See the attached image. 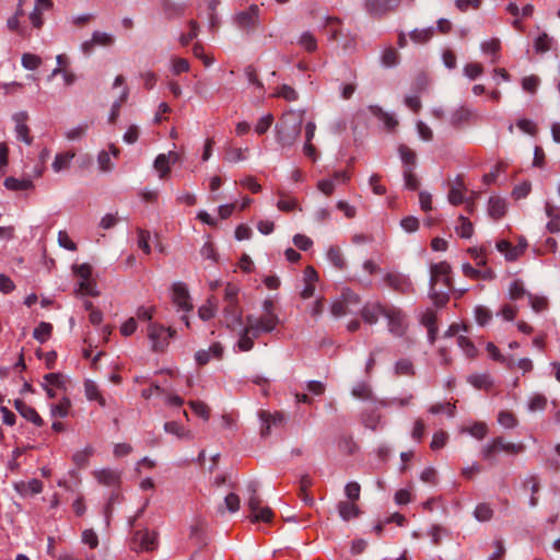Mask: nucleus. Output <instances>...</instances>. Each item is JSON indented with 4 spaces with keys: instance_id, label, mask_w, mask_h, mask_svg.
Here are the masks:
<instances>
[{
    "instance_id": "nucleus-9",
    "label": "nucleus",
    "mask_w": 560,
    "mask_h": 560,
    "mask_svg": "<svg viewBox=\"0 0 560 560\" xmlns=\"http://www.w3.org/2000/svg\"><path fill=\"white\" fill-rule=\"evenodd\" d=\"M156 547V536L148 529L135 532L131 539V548L133 550H153Z\"/></svg>"
},
{
    "instance_id": "nucleus-17",
    "label": "nucleus",
    "mask_w": 560,
    "mask_h": 560,
    "mask_svg": "<svg viewBox=\"0 0 560 560\" xmlns=\"http://www.w3.org/2000/svg\"><path fill=\"white\" fill-rule=\"evenodd\" d=\"M225 323L229 328H234L242 324V314L237 307V303H228L223 310Z\"/></svg>"
},
{
    "instance_id": "nucleus-15",
    "label": "nucleus",
    "mask_w": 560,
    "mask_h": 560,
    "mask_svg": "<svg viewBox=\"0 0 560 560\" xmlns=\"http://www.w3.org/2000/svg\"><path fill=\"white\" fill-rule=\"evenodd\" d=\"M14 406H15L16 410L21 413L22 417L32 421L37 427L43 425V423H44L43 419L40 418V416L37 413V411L33 407L26 405L24 401H22L20 399L15 400Z\"/></svg>"
},
{
    "instance_id": "nucleus-39",
    "label": "nucleus",
    "mask_w": 560,
    "mask_h": 560,
    "mask_svg": "<svg viewBox=\"0 0 560 560\" xmlns=\"http://www.w3.org/2000/svg\"><path fill=\"white\" fill-rule=\"evenodd\" d=\"M52 326L49 323L42 322L33 331V337L44 343L51 335Z\"/></svg>"
},
{
    "instance_id": "nucleus-64",
    "label": "nucleus",
    "mask_w": 560,
    "mask_h": 560,
    "mask_svg": "<svg viewBox=\"0 0 560 560\" xmlns=\"http://www.w3.org/2000/svg\"><path fill=\"white\" fill-rule=\"evenodd\" d=\"M346 495L351 501H357L360 498L361 487L358 482L351 481L345 488Z\"/></svg>"
},
{
    "instance_id": "nucleus-26",
    "label": "nucleus",
    "mask_w": 560,
    "mask_h": 560,
    "mask_svg": "<svg viewBox=\"0 0 560 560\" xmlns=\"http://www.w3.org/2000/svg\"><path fill=\"white\" fill-rule=\"evenodd\" d=\"M84 389L85 396L89 400H96L102 407L106 405L105 398L102 396L97 385L93 381H85Z\"/></svg>"
},
{
    "instance_id": "nucleus-54",
    "label": "nucleus",
    "mask_w": 560,
    "mask_h": 560,
    "mask_svg": "<svg viewBox=\"0 0 560 560\" xmlns=\"http://www.w3.org/2000/svg\"><path fill=\"white\" fill-rule=\"evenodd\" d=\"M273 516V513L270 508L264 506L259 508V510L256 513H252V522H270Z\"/></svg>"
},
{
    "instance_id": "nucleus-45",
    "label": "nucleus",
    "mask_w": 560,
    "mask_h": 560,
    "mask_svg": "<svg viewBox=\"0 0 560 560\" xmlns=\"http://www.w3.org/2000/svg\"><path fill=\"white\" fill-rule=\"evenodd\" d=\"M70 407V400L63 397L58 404L51 406V416L65 418L68 416Z\"/></svg>"
},
{
    "instance_id": "nucleus-5",
    "label": "nucleus",
    "mask_w": 560,
    "mask_h": 560,
    "mask_svg": "<svg viewBox=\"0 0 560 560\" xmlns=\"http://www.w3.org/2000/svg\"><path fill=\"white\" fill-rule=\"evenodd\" d=\"M388 320V330L396 337L404 336L407 329V320L404 312L395 306H388L385 313Z\"/></svg>"
},
{
    "instance_id": "nucleus-41",
    "label": "nucleus",
    "mask_w": 560,
    "mask_h": 560,
    "mask_svg": "<svg viewBox=\"0 0 560 560\" xmlns=\"http://www.w3.org/2000/svg\"><path fill=\"white\" fill-rule=\"evenodd\" d=\"M500 48H501V43L498 38H492V39L483 42L481 44V50L485 54L493 55V58L491 60L493 63L497 62L499 59L498 51L500 50Z\"/></svg>"
},
{
    "instance_id": "nucleus-42",
    "label": "nucleus",
    "mask_w": 560,
    "mask_h": 560,
    "mask_svg": "<svg viewBox=\"0 0 560 560\" xmlns=\"http://www.w3.org/2000/svg\"><path fill=\"white\" fill-rule=\"evenodd\" d=\"M474 515L479 522H488L493 516V510L488 503H480L476 506Z\"/></svg>"
},
{
    "instance_id": "nucleus-62",
    "label": "nucleus",
    "mask_w": 560,
    "mask_h": 560,
    "mask_svg": "<svg viewBox=\"0 0 560 560\" xmlns=\"http://www.w3.org/2000/svg\"><path fill=\"white\" fill-rule=\"evenodd\" d=\"M470 384H472L476 388H487L492 382L490 381L488 375H471L468 377Z\"/></svg>"
},
{
    "instance_id": "nucleus-25",
    "label": "nucleus",
    "mask_w": 560,
    "mask_h": 560,
    "mask_svg": "<svg viewBox=\"0 0 560 560\" xmlns=\"http://www.w3.org/2000/svg\"><path fill=\"white\" fill-rule=\"evenodd\" d=\"M487 351L489 355L500 363H503L506 365L508 369L512 370L514 368L515 360L513 357H504L501 354L500 350L495 347L494 343L489 342L487 345Z\"/></svg>"
},
{
    "instance_id": "nucleus-57",
    "label": "nucleus",
    "mask_w": 560,
    "mask_h": 560,
    "mask_svg": "<svg viewBox=\"0 0 560 560\" xmlns=\"http://www.w3.org/2000/svg\"><path fill=\"white\" fill-rule=\"evenodd\" d=\"M430 412L433 415L446 412L448 416L453 417L455 412V405L451 402L435 404L430 407Z\"/></svg>"
},
{
    "instance_id": "nucleus-53",
    "label": "nucleus",
    "mask_w": 560,
    "mask_h": 560,
    "mask_svg": "<svg viewBox=\"0 0 560 560\" xmlns=\"http://www.w3.org/2000/svg\"><path fill=\"white\" fill-rule=\"evenodd\" d=\"M92 39L95 46H112L114 43V37L110 34L103 32H94L92 35Z\"/></svg>"
},
{
    "instance_id": "nucleus-51",
    "label": "nucleus",
    "mask_w": 560,
    "mask_h": 560,
    "mask_svg": "<svg viewBox=\"0 0 560 560\" xmlns=\"http://www.w3.org/2000/svg\"><path fill=\"white\" fill-rule=\"evenodd\" d=\"M194 412L202 418L203 420H208L210 417V408L202 401L199 400H190L188 402Z\"/></svg>"
},
{
    "instance_id": "nucleus-19",
    "label": "nucleus",
    "mask_w": 560,
    "mask_h": 560,
    "mask_svg": "<svg viewBox=\"0 0 560 560\" xmlns=\"http://www.w3.org/2000/svg\"><path fill=\"white\" fill-rule=\"evenodd\" d=\"M369 109L371 114L378 118L387 129L393 130L398 125L397 119L393 115L384 112L380 106L371 105Z\"/></svg>"
},
{
    "instance_id": "nucleus-14",
    "label": "nucleus",
    "mask_w": 560,
    "mask_h": 560,
    "mask_svg": "<svg viewBox=\"0 0 560 560\" xmlns=\"http://www.w3.org/2000/svg\"><path fill=\"white\" fill-rule=\"evenodd\" d=\"M14 489L22 497L34 495L43 491V482L38 479L20 481L14 485Z\"/></svg>"
},
{
    "instance_id": "nucleus-2",
    "label": "nucleus",
    "mask_w": 560,
    "mask_h": 560,
    "mask_svg": "<svg viewBox=\"0 0 560 560\" xmlns=\"http://www.w3.org/2000/svg\"><path fill=\"white\" fill-rule=\"evenodd\" d=\"M305 110H288L276 125V139L282 148H290L298 141Z\"/></svg>"
},
{
    "instance_id": "nucleus-48",
    "label": "nucleus",
    "mask_w": 560,
    "mask_h": 560,
    "mask_svg": "<svg viewBox=\"0 0 560 560\" xmlns=\"http://www.w3.org/2000/svg\"><path fill=\"white\" fill-rule=\"evenodd\" d=\"M127 97H128V89H127V88H125V89H124V91H122V93H121V95H120V97H119V100H118V101H116V102L113 104V106H112L110 115H109V117H108V121H109L110 124L116 122V120H117V118H118V116H119L120 107H121V105L126 102Z\"/></svg>"
},
{
    "instance_id": "nucleus-61",
    "label": "nucleus",
    "mask_w": 560,
    "mask_h": 560,
    "mask_svg": "<svg viewBox=\"0 0 560 560\" xmlns=\"http://www.w3.org/2000/svg\"><path fill=\"white\" fill-rule=\"evenodd\" d=\"M551 38L548 34L544 33L535 42V49L537 52H546L550 49Z\"/></svg>"
},
{
    "instance_id": "nucleus-6",
    "label": "nucleus",
    "mask_w": 560,
    "mask_h": 560,
    "mask_svg": "<svg viewBox=\"0 0 560 560\" xmlns=\"http://www.w3.org/2000/svg\"><path fill=\"white\" fill-rule=\"evenodd\" d=\"M384 282L387 287H389L390 289L398 293L408 294L413 292V285L411 280L402 273L388 272L384 277Z\"/></svg>"
},
{
    "instance_id": "nucleus-31",
    "label": "nucleus",
    "mask_w": 560,
    "mask_h": 560,
    "mask_svg": "<svg viewBox=\"0 0 560 560\" xmlns=\"http://www.w3.org/2000/svg\"><path fill=\"white\" fill-rule=\"evenodd\" d=\"M546 214L549 218V222L547 224V229L550 233L560 232V213H557L555 208L547 203L546 205Z\"/></svg>"
},
{
    "instance_id": "nucleus-47",
    "label": "nucleus",
    "mask_w": 560,
    "mask_h": 560,
    "mask_svg": "<svg viewBox=\"0 0 560 560\" xmlns=\"http://www.w3.org/2000/svg\"><path fill=\"white\" fill-rule=\"evenodd\" d=\"M460 224L456 228L457 234L463 238H469L472 235V223L464 215L459 217Z\"/></svg>"
},
{
    "instance_id": "nucleus-3",
    "label": "nucleus",
    "mask_w": 560,
    "mask_h": 560,
    "mask_svg": "<svg viewBox=\"0 0 560 560\" xmlns=\"http://www.w3.org/2000/svg\"><path fill=\"white\" fill-rule=\"evenodd\" d=\"M279 323L278 315L276 313L264 314L260 317L254 315L246 316V324L249 329L254 330V337H259L261 332H271L276 329Z\"/></svg>"
},
{
    "instance_id": "nucleus-13",
    "label": "nucleus",
    "mask_w": 560,
    "mask_h": 560,
    "mask_svg": "<svg viewBox=\"0 0 560 560\" xmlns=\"http://www.w3.org/2000/svg\"><path fill=\"white\" fill-rule=\"evenodd\" d=\"M28 115L26 112H19L13 116L18 139L30 145L33 141V137L30 135V128L25 124Z\"/></svg>"
},
{
    "instance_id": "nucleus-20",
    "label": "nucleus",
    "mask_w": 560,
    "mask_h": 560,
    "mask_svg": "<svg viewBox=\"0 0 560 560\" xmlns=\"http://www.w3.org/2000/svg\"><path fill=\"white\" fill-rule=\"evenodd\" d=\"M258 482L253 480L247 485V491L249 492L247 505L252 513H256L261 504V499L258 495Z\"/></svg>"
},
{
    "instance_id": "nucleus-43",
    "label": "nucleus",
    "mask_w": 560,
    "mask_h": 560,
    "mask_svg": "<svg viewBox=\"0 0 560 560\" xmlns=\"http://www.w3.org/2000/svg\"><path fill=\"white\" fill-rule=\"evenodd\" d=\"M273 96L281 97L288 102H294L299 98L298 92L288 84H282L279 86Z\"/></svg>"
},
{
    "instance_id": "nucleus-55",
    "label": "nucleus",
    "mask_w": 560,
    "mask_h": 560,
    "mask_svg": "<svg viewBox=\"0 0 560 560\" xmlns=\"http://www.w3.org/2000/svg\"><path fill=\"white\" fill-rule=\"evenodd\" d=\"M79 292L85 295L97 296L98 291L96 290V284L93 280H81L79 283Z\"/></svg>"
},
{
    "instance_id": "nucleus-11",
    "label": "nucleus",
    "mask_w": 560,
    "mask_h": 560,
    "mask_svg": "<svg viewBox=\"0 0 560 560\" xmlns=\"http://www.w3.org/2000/svg\"><path fill=\"white\" fill-rule=\"evenodd\" d=\"M260 420L262 421V427L260 434L262 436H267L270 433L271 425L282 427L285 423V417L281 412L270 413L268 411L259 412Z\"/></svg>"
},
{
    "instance_id": "nucleus-37",
    "label": "nucleus",
    "mask_w": 560,
    "mask_h": 560,
    "mask_svg": "<svg viewBox=\"0 0 560 560\" xmlns=\"http://www.w3.org/2000/svg\"><path fill=\"white\" fill-rule=\"evenodd\" d=\"M164 429L167 433L175 434L178 438H184L188 440L192 438L190 431L185 430V428L177 423L176 421L166 422L164 424Z\"/></svg>"
},
{
    "instance_id": "nucleus-52",
    "label": "nucleus",
    "mask_w": 560,
    "mask_h": 560,
    "mask_svg": "<svg viewBox=\"0 0 560 560\" xmlns=\"http://www.w3.org/2000/svg\"><path fill=\"white\" fill-rule=\"evenodd\" d=\"M457 345L464 350L467 357L474 358L477 353V349L474 343L465 336L457 338Z\"/></svg>"
},
{
    "instance_id": "nucleus-63",
    "label": "nucleus",
    "mask_w": 560,
    "mask_h": 560,
    "mask_svg": "<svg viewBox=\"0 0 560 560\" xmlns=\"http://www.w3.org/2000/svg\"><path fill=\"white\" fill-rule=\"evenodd\" d=\"M475 315H476L477 323L481 326L489 323V320L492 317V313L490 312V310H488L487 307H483V306H478L475 311Z\"/></svg>"
},
{
    "instance_id": "nucleus-60",
    "label": "nucleus",
    "mask_w": 560,
    "mask_h": 560,
    "mask_svg": "<svg viewBox=\"0 0 560 560\" xmlns=\"http://www.w3.org/2000/svg\"><path fill=\"white\" fill-rule=\"evenodd\" d=\"M467 431L476 439L482 440L488 433V427L483 422H476Z\"/></svg>"
},
{
    "instance_id": "nucleus-27",
    "label": "nucleus",
    "mask_w": 560,
    "mask_h": 560,
    "mask_svg": "<svg viewBox=\"0 0 560 560\" xmlns=\"http://www.w3.org/2000/svg\"><path fill=\"white\" fill-rule=\"evenodd\" d=\"M4 186L9 190H27L33 188V182L28 178L18 179L15 177H7L4 179Z\"/></svg>"
},
{
    "instance_id": "nucleus-49",
    "label": "nucleus",
    "mask_w": 560,
    "mask_h": 560,
    "mask_svg": "<svg viewBox=\"0 0 560 560\" xmlns=\"http://www.w3.org/2000/svg\"><path fill=\"white\" fill-rule=\"evenodd\" d=\"M352 395L358 399H370L372 397V389L366 383H359L352 388Z\"/></svg>"
},
{
    "instance_id": "nucleus-40",
    "label": "nucleus",
    "mask_w": 560,
    "mask_h": 560,
    "mask_svg": "<svg viewBox=\"0 0 560 560\" xmlns=\"http://www.w3.org/2000/svg\"><path fill=\"white\" fill-rule=\"evenodd\" d=\"M402 175L406 188L410 190H417L419 188L420 180L415 173V168L404 167Z\"/></svg>"
},
{
    "instance_id": "nucleus-4",
    "label": "nucleus",
    "mask_w": 560,
    "mask_h": 560,
    "mask_svg": "<svg viewBox=\"0 0 560 560\" xmlns=\"http://www.w3.org/2000/svg\"><path fill=\"white\" fill-rule=\"evenodd\" d=\"M259 7L252 4L246 10L238 12L234 18V22L238 28L252 32L259 25Z\"/></svg>"
},
{
    "instance_id": "nucleus-10",
    "label": "nucleus",
    "mask_w": 560,
    "mask_h": 560,
    "mask_svg": "<svg viewBox=\"0 0 560 560\" xmlns=\"http://www.w3.org/2000/svg\"><path fill=\"white\" fill-rule=\"evenodd\" d=\"M148 336L152 342L153 351H163L167 345L166 327L159 324H150L148 327Z\"/></svg>"
},
{
    "instance_id": "nucleus-34",
    "label": "nucleus",
    "mask_w": 560,
    "mask_h": 560,
    "mask_svg": "<svg viewBox=\"0 0 560 560\" xmlns=\"http://www.w3.org/2000/svg\"><path fill=\"white\" fill-rule=\"evenodd\" d=\"M95 477L98 480V482L105 486H114L115 483H117L119 479L118 474L109 469H103L95 472Z\"/></svg>"
},
{
    "instance_id": "nucleus-28",
    "label": "nucleus",
    "mask_w": 560,
    "mask_h": 560,
    "mask_svg": "<svg viewBox=\"0 0 560 560\" xmlns=\"http://www.w3.org/2000/svg\"><path fill=\"white\" fill-rule=\"evenodd\" d=\"M342 21L337 16H327L324 27L329 33V38L336 40L341 33Z\"/></svg>"
},
{
    "instance_id": "nucleus-23",
    "label": "nucleus",
    "mask_w": 560,
    "mask_h": 560,
    "mask_svg": "<svg viewBox=\"0 0 560 560\" xmlns=\"http://www.w3.org/2000/svg\"><path fill=\"white\" fill-rule=\"evenodd\" d=\"M338 512L343 521H349L360 514V509L353 502L341 501L338 503Z\"/></svg>"
},
{
    "instance_id": "nucleus-50",
    "label": "nucleus",
    "mask_w": 560,
    "mask_h": 560,
    "mask_svg": "<svg viewBox=\"0 0 560 560\" xmlns=\"http://www.w3.org/2000/svg\"><path fill=\"white\" fill-rule=\"evenodd\" d=\"M499 450L492 440L491 442L487 443L482 450H481V456L485 460H488L490 463H494L497 459V455L499 454Z\"/></svg>"
},
{
    "instance_id": "nucleus-36",
    "label": "nucleus",
    "mask_w": 560,
    "mask_h": 560,
    "mask_svg": "<svg viewBox=\"0 0 560 560\" xmlns=\"http://www.w3.org/2000/svg\"><path fill=\"white\" fill-rule=\"evenodd\" d=\"M397 376H412L415 374L413 364L409 359H400L395 364Z\"/></svg>"
},
{
    "instance_id": "nucleus-30",
    "label": "nucleus",
    "mask_w": 560,
    "mask_h": 560,
    "mask_svg": "<svg viewBox=\"0 0 560 560\" xmlns=\"http://www.w3.org/2000/svg\"><path fill=\"white\" fill-rule=\"evenodd\" d=\"M73 158H74L73 152H65V153L57 154L55 158V161L52 163V170L56 173H59L63 170L69 168L70 163Z\"/></svg>"
},
{
    "instance_id": "nucleus-22",
    "label": "nucleus",
    "mask_w": 560,
    "mask_h": 560,
    "mask_svg": "<svg viewBox=\"0 0 560 560\" xmlns=\"http://www.w3.org/2000/svg\"><path fill=\"white\" fill-rule=\"evenodd\" d=\"M398 152H399L400 159L402 161V168L404 167L416 168L417 154L413 150H411L406 144H400L398 147Z\"/></svg>"
},
{
    "instance_id": "nucleus-16",
    "label": "nucleus",
    "mask_w": 560,
    "mask_h": 560,
    "mask_svg": "<svg viewBox=\"0 0 560 560\" xmlns=\"http://www.w3.org/2000/svg\"><path fill=\"white\" fill-rule=\"evenodd\" d=\"M466 190L462 176H457L448 191V201L454 205H460L464 202V191Z\"/></svg>"
},
{
    "instance_id": "nucleus-8",
    "label": "nucleus",
    "mask_w": 560,
    "mask_h": 560,
    "mask_svg": "<svg viewBox=\"0 0 560 560\" xmlns=\"http://www.w3.org/2000/svg\"><path fill=\"white\" fill-rule=\"evenodd\" d=\"M172 301L174 305L182 311L189 312L192 310L190 295L187 287L183 282H176L172 287Z\"/></svg>"
},
{
    "instance_id": "nucleus-33",
    "label": "nucleus",
    "mask_w": 560,
    "mask_h": 560,
    "mask_svg": "<svg viewBox=\"0 0 560 560\" xmlns=\"http://www.w3.org/2000/svg\"><path fill=\"white\" fill-rule=\"evenodd\" d=\"M434 34V30L432 27L422 28V30H413L410 32V39L417 44H425L429 42Z\"/></svg>"
},
{
    "instance_id": "nucleus-46",
    "label": "nucleus",
    "mask_w": 560,
    "mask_h": 560,
    "mask_svg": "<svg viewBox=\"0 0 560 560\" xmlns=\"http://www.w3.org/2000/svg\"><path fill=\"white\" fill-rule=\"evenodd\" d=\"M399 62V54L393 47H388L382 55V63L385 67H394Z\"/></svg>"
},
{
    "instance_id": "nucleus-59",
    "label": "nucleus",
    "mask_w": 560,
    "mask_h": 560,
    "mask_svg": "<svg viewBox=\"0 0 560 560\" xmlns=\"http://www.w3.org/2000/svg\"><path fill=\"white\" fill-rule=\"evenodd\" d=\"M272 122L273 116L271 114H268L258 120L257 125L255 126V131L258 135H264L271 127Z\"/></svg>"
},
{
    "instance_id": "nucleus-7",
    "label": "nucleus",
    "mask_w": 560,
    "mask_h": 560,
    "mask_svg": "<svg viewBox=\"0 0 560 560\" xmlns=\"http://www.w3.org/2000/svg\"><path fill=\"white\" fill-rule=\"evenodd\" d=\"M401 0H365L364 7L369 14L383 16L397 9Z\"/></svg>"
},
{
    "instance_id": "nucleus-21",
    "label": "nucleus",
    "mask_w": 560,
    "mask_h": 560,
    "mask_svg": "<svg viewBox=\"0 0 560 560\" xmlns=\"http://www.w3.org/2000/svg\"><path fill=\"white\" fill-rule=\"evenodd\" d=\"M499 452H504L506 454H520L523 453L525 450V445L522 443H511L506 442L504 438L498 436L493 439Z\"/></svg>"
},
{
    "instance_id": "nucleus-58",
    "label": "nucleus",
    "mask_w": 560,
    "mask_h": 560,
    "mask_svg": "<svg viewBox=\"0 0 560 560\" xmlns=\"http://www.w3.org/2000/svg\"><path fill=\"white\" fill-rule=\"evenodd\" d=\"M498 422L504 428H514L517 423L516 418L509 411H501L498 416Z\"/></svg>"
},
{
    "instance_id": "nucleus-12",
    "label": "nucleus",
    "mask_w": 560,
    "mask_h": 560,
    "mask_svg": "<svg viewBox=\"0 0 560 560\" xmlns=\"http://www.w3.org/2000/svg\"><path fill=\"white\" fill-rule=\"evenodd\" d=\"M387 307L380 303H368L362 307L361 316L366 324L373 325L377 323L381 315L385 316Z\"/></svg>"
},
{
    "instance_id": "nucleus-38",
    "label": "nucleus",
    "mask_w": 560,
    "mask_h": 560,
    "mask_svg": "<svg viewBox=\"0 0 560 560\" xmlns=\"http://www.w3.org/2000/svg\"><path fill=\"white\" fill-rule=\"evenodd\" d=\"M298 44L308 52H313L317 49V39L311 32H304Z\"/></svg>"
},
{
    "instance_id": "nucleus-32",
    "label": "nucleus",
    "mask_w": 560,
    "mask_h": 560,
    "mask_svg": "<svg viewBox=\"0 0 560 560\" xmlns=\"http://www.w3.org/2000/svg\"><path fill=\"white\" fill-rule=\"evenodd\" d=\"M217 311V302L213 296L207 300V303L201 305L198 310V315L202 320L211 319Z\"/></svg>"
},
{
    "instance_id": "nucleus-24",
    "label": "nucleus",
    "mask_w": 560,
    "mask_h": 560,
    "mask_svg": "<svg viewBox=\"0 0 560 560\" xmlns=\"http://www.w3.org/2000/svg\"><path fill=\"white\" fill-rule=\"evenodd\" d=\"M256 338L257 337H254V330L249 329V326L246 324L237 341L238 349L241 351L252 350L254 347V339Z\"/></svg>"
},
{
    "instance_id": "nucleus-18",
    "label": "nucleus",
    "mask_w": 560,
    "mask_h": 560,
    "mask_svg": "<svg viewBox=\"0 0 560 560\" xmlns=\"http://www.w3.org/2000/svg\"><path fill=\"white\" fill-rule=\"evenodd\" d=\"M506 212V202L504 199L500 197H490L488 202V213L489 215L498 220L502 218Z\"/></svg>"
},
{
    "instance_id": "nucleus-29",
    "label": "nucleus",
    "mask_w": 560,
    "mask_h": 560,
    "mask_svg": "<svg viewBox=\"0 0 560 560\" xmlns=\"http://www.w3.org/2000/svg\"><path fill=\"white\" fill-rule=\"evenodd\" d=\"M470 117L471 112L468 108L462 106L452 113L450 121L454 127L458 128L463 124L467 122Z\"/></svg>"
},
{
    "instance_id": "nucleus-56",
    "label": "nucleus",
    "mask_w": 560,
    "mask_h": 560,
    "mask_svg": "<svg viewBox=\"0 0 560 560\" xmlns=\"http://www.w3.org/2000/svg\"><path fill=\"white\" fill-rule=\"evenodd\" d=\"M190 32L188 34H183L179 38V42L183 46L189 44L190 40L198 36L199 25L196 21H189Z\"/></svg>"
},
{
    "instance_id": "nucleus-44",
    "label": "nucleus",
    "mask_w": 560,
    "mask_h": 560,
    "mask_svg": "<svg viewBox=\"0 0 560 560\" xmlns=\"http://www.w3.org/2000/svg\"><path fill=\"white\" fill-rule=\"evenodd\" d=\"M154 168L160 173V178H165L171 171L168 156L159 154L154 160Z\"/></svg>"
},
{
    "instance_id": "nucleus-1",
    "label": "nucleus",
    "mask_w": 560,
    "mask_h": 560,
    "mask_svg": "<svg viewBox=\"0 0 560 560\" xmlns=\"http://www.w3.org/2000/svg\"><path fill=\"white\" fill-rule=\"evenodd\" d=\"M430 298L436 306H443L448 301L452 290L451 266L446 261L433 264L430 267Z\"/></svg>"
},
{
    "instance_id": "nucleus-35",
    "label": "nucleus",
    "mask_w": 560,
    "mask_h": 560,
    "mask_svg": "<svg viewBox=\"0 0 560 560\" xmlns=\"http://www.w3.org/2000/svg\"><path fill=\"white\" fill-rule=\"evenodd\" d=\"M327 257L336 268L340 270L346 268V260L339 247H330L327 252Z\"/></svg>"
}]
</instances>
